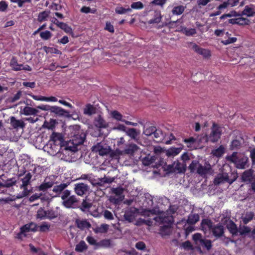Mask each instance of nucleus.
Returning <instances> with one entry per match:
<instances>
[{"instance_id":"1","label":"nucleus","mask_w":255,"mask_h":255,"mask_svg":"<svg viewBox=\"0 0 255 255\" xmlns=\"http://www.w3.org/2000/svg\"><path fill=\"white\" fill-rule=\"evenodd\" d=\"M66 131L67 132L65 134L69 139L67 148L71 151L77 150V146L84 142L86 135L80 129L79 127L76 125L69 127Z\"/></svg>"},{"instance_id":"2","label":"nucleus","mask_w":255,"mask_h":255,"mask_svg":"<svg viewBox=\"0 0 255 255\" xmlns=\"http://www.w3.org/2000/svg\"><path fill=\"white\" fill-rule=\"evenodd\" d=\"M228 161L234 163L235 167L240 169L249 167V159L245 155H238L237 152H234L231 155L226 157Z\"/></svg>"},{"instance_id":"3","label":"nucleus","mask_w":255,"mask_h":255,"mask_svg":"<svg viewBox=\"0 0 255 255\" xmlns=\"http://www.w3.org/2000/svg\"><path fill=\"white\" fill-rule=\"evenodd\" d=\"M222 134V130L220 127L215 123H213L211 128V132L210 134L207 136L208 141L213 143L217 142L220 138Z\"/></svg>"},{"instance_id":"4","label":"nucleus","mask_w":255,"mask_h":255,"mask_svg":"<svg viewBox=\"0 0 255 255\" xmlns=\"http://www.w3.org/2000/svg\"><path fill=\"white\" fill-rule=\"evenodd\" d=\"M186 170V163H181L179 160H176L173 164L167 166V170L169 172L184 173Z\"/></svg>"},{"instance_id":"5","label":"nucleus","mask_w":255,"mask_h":255,"mask_svg":"<svg viewBox=\"0 0 255 255\" xmlns=\"http://www.w3.org/2000/svg\"><path fill=\"white\" fill-rule=\"evenodd\" d=\"M236 179H230L229 175L227 173H223L219 174L217 177L214 179V184L215 185H219L221 183H224L225 182L229 183L230 184L233 183Z\"/></svg>"},{"instance_id":"6","label":"nucleus","mask_w":255,"mask_h":255,"mask_svg":"<svg viewBox=\"0 0 255 255\" xmlns=\"http://www.w3.org/2000/svg\"><path fill=\"white\" fill-rule=\"evenodd\" d=\"M212 235L217 239L224 236L225 229L223 225L220 224L215 225L210 231Z\"/></svg>"},{"instance_id":"7","label":"nucleus","mask_w":255,"mask_h":255,"mask_svg":"<svg viewBox=\"0 0 255 255\" xmlns=\"http://www.w3.org/2000/svg\"><path fill=\"white\" fill-rule=\"evenodd\" d=\"M176 31L187 36H193L197 33V30L195 28H188L184 25L177 26Z\"/></svg>"},{"instance_id":"8","label":"nucleus","mask_w":255,"mask_h":255,"mask_svg":"<svg viewBox=\"0 0 255 255\" xmlns=\"http://www.w3.org/2000/svg\"><path fill=\"white\" fill-rule=\"evenodd\" d=\"M74 191L79 196H83L88 191L89 186L83 183H79L75 184Z\"/></svg>"},{"instance_id":"9","label":"nucleus","mask_w":255,"mask_h":255,"mask_svg":"<svg viewBox=\"0 0 255 255\" xmlns=\"http://www.w3.org/2000/svg\"><path fill=\"white\" fill-rule=\"evenodd\" d=\"M51 21L56 24L58 27L63 30L67 33H72V29L67 24L63 22H60L56 18L53 17Z\"/></svg>"},{"instance_id":"10","label":"nucleus","mask_w":255,"mask_h":255,"mask_svg":"<svg viewBox=\"0 0 255 255\" xmlns=\"http://www.w3.org/2000/svg\"><path fill=\"white\" fill-rule=\"evenodd\" d=\"M193 49L196 52L202 55L205 58H209L211 55L210 50L201 48L196 44L193 46Z\"/></svg>"},{"instance_id":"11","label":"nucleus","mask_w":255,"mask_h":255,"mask_svg":"<svg viewBox=\"0 0 255 255\" xmlns=\"http://www.w3.org/2000/svg\"><path fill=\"white\" fill-rule=\"evenodd\" d=\"M78 202L75 195H72L62 202V205L67 208H73V206Z\"/></svg>"},{"instance_id":"12","label":"nucleus","mask_w":255,"mask_h":255,"mask_svg":"<svg viewBox=\"0 0 255 255\" xmlns=\"http://www.w3.org/2000/svg\"><path fill=\"white\" fill-rule=\"evenodd\" d=\"M51 113H53L59 116L70 117L69 113L67 111L58 106H53Z\"/></svg>"},{"instance_id":"13","label":"nucleus","mask_w":255,"mask_h":255,"mask_svg":"<svg viewBox=\"0 0 255 255\" xmlns=\"http://www.w3.org/2000/svg\"><path fill=\"white\" fill-rule=\"evenodd\" d=\"M138 149V146L135 144H129L127 145L126 147L122 152L124 154L133 155Z\"/></svg>"},{"instance_id":"14","label":"nucleus","mask_w":255,"mask_h":255,"mask_svg":"<svg viewBox=\"0 0 255 255\" xmlns=\"http://www.w3.org/2000/svg\"><path fill=\"white\" fill-rule=\"evenodd\" d=\"M68 186L66 183H61L59 185L54 186L52 191L55 193L54 197H60L64 190Z\"/></svg>"},{"instance_id":"15","label":"nucleus","mask_w":255,"mask_h":255,"mask_svg":"<svg viewBox=\"0 0 255 255\" xmlns=\"http://www.w3.org/2000/svg\"><path fill=\"white\" fill-rule=\"evenodd\" d=\"M38 111L33 108H31L28 106H25L22 110H21V113L25 116L29 115H36L38 113Z\"/></svg>"},{"instance_id":"16","label":"nucleus","mask_w":255,"mask_h":255,"mask_svg":"<svg viewBox=\"0 0 255 255\" xmlns=\"http://www.w3.org/2000/svg\"><path fill=\"white\" fill-rule=\"evenodd\" d=\"M10 124L15 129L19 128H23L25 127V124L23 121L16 120L14 117L10 118Z\"/></svg>"},{"instance_id":"17","label":"nucleus","mask_w":255,"mask_h":255,"mask_svg":"<svg viewBox=\"0 0 255 255\" xmlns=\"http://www.w3.org/2000/svg\"><path fill=\"white\" fill-rule=\"evenodd\" d=\"M95 125L99 128H106L108 127V124L101 115L95 119Z\"/></svg>"},{"instance_id":"18","label":"nucleus","mask_w":255,"mask_h":255,"mask_svg":"<svg viewBox=\"0 0 255 255\" xmlns=\"http://www.w3.org/2000/svg\"><path fill=\"white\" fill-rule=\"evenodd\" d=\"M227 228L233 236L238 235V229L236 224L233 221H230L227 225Z\"/></svg>"},{"instance_id":"19","label":"nucleus","mask_w":255,"mask_h":255,"mask_svg":"<svg viewBox=\"0 0 255 255\" xmlns=\"http://www.w3.org/2000/svg\"><path fill=\"white\" fill-rule=\"evenodd\" d=\"M182 149V147H171L166 151V154L168 157L175 156L178 155Z\"/></svg>"},{"instance_id":"20","label":"nucleus","mask_w":255,"mask_h":255,"mask_svg":"<svg viewBox=\"0 0 255 255\" xmlns=\"http://www.w3.org/2000/svg\"><path fill=\"white\" fill-rule=\"evenodd\" d=\"M51 140L53 141L56 144L61 143L63 141V136L61 133L53 132L50 136Z\"/></svg>"},{"instance_id":"21","label":"nucleus","mask_w":255,"mask_h":255,"mask_svg":"<svg viewBox=\"0 0 255 255\" xmlns=\"http://www.w3.org/2000/svg\"><path fill=\"white\" fill-rule=\"evenodd\" d=\"M10 66L12 70L15 71H20L22 70V64H19L17 63V59L15 57H13L10 62Z\"/></svg>"},{"instance_id":"22","label":"nucleus","mask_w":255,"mask_h":255,"mask_svg":"<svg viewBox=\"0 0 255 255\" xmlns=\"http://www.w3.org/2000/svg\"><path fill=\"white\" fill-rule=\"evenodd\" d=\"M76 224L78 228L81 230L84 229H88L91 227V224L87 220H78L76 221Z\"/></svg>"},{"instance_id":"23","label":"nucleus","mask_w":255,"mask_h":255,"mask_svg":"<svg viewBox=\"0 0 255 255\" xmlns=\"http://www.w3.org/2000/svg\"><path fill=\"white\" fill-rule=\"evenodd\" d=\"M199 245L203 248H205L207 251H210L213 246L212 241L205 238H203L202 240H201Z\"/></svg>"},{"instance_id":"24","label":"nucleus","mask_w":255,"mask_h":255,"mask_svg":"<svg viewBox=\"0 0 255 255\" xmlns=\"http://www.w3.org/2000/svg\"><path fill=\"white\" fill-rule=\"evenodd\" d=\"M110 115L112 118L117 121L124 122L123 116L118 111L114 110L110 112Z\"/></svg>"},{"instance_id":"25","label":"nucleus","mask_w":255,"mask_h":255,"mask_svg":"<svg viewBox=\"0 0 255 255\" xmlns=\"http://www.w3.org/2000/svg\"><path fill=\"white\" fill-rule=\"evenodd\" d=\"M54 185V182H44L40 185H39L37 188L39 191H46L47 189L51 188Z\"/></svg>"},{"instance_id":"26","label":"nucleus","mask_w":255,"mask_h":255,"mask_svg":"<svg viewBox=\"0 0 255 255\" xmlns=\"http://www.w3.org/2000/svg\"><path fill=\"white\" fill-rule=\"evenodd\" d=\"M242 14L249 17L253 16L255 14V11L250 5H246L244 10L242 11Z\"/></svg>"},{"instance_id":"27","label":"nucleus","mask_w":255,"mask_h":255,"mask_svg":"<svg viewBox=\"0 0 255 255\" xmlns=\"http://www.w3.org/2000/svg\"><path fill=\"white\" fill-rule=\"evenodd\" d=\"M50 13V10H44L39 13L37 16V21L39 22H42L47 19Z\"/></svg>"},{"instance_id":"28","label":"nucleus","mask_w":255,"mask_h":255,"mask_svg":"<svg viewBox=\"0 0 255 255\" xmlns=\"http://www.w3.org/2000/svg\"><path fill=\"white\" fill-rule=\"evenodd\" d=\"M214 225H213L212 221L208 219H203L201 222V227L203 230L204 229H206V228H208L210 231H211V228L213 227Z\"/></svg>"},{"instance_id":"29","label":"nucleus","mask_w":255,"mask_h":255,"mask_svg":"<svg viewBox=\"0 0 255 255\" xmlns=\"http://www.w3.org/2000/svg\"><path fill=\"white\" fill-rule=\"evenodd\" d=\"M254 216V214L252 212L246 213L245 215L242 217L243 223L245 225L247 224L253 220Z\"/></svg>"},{"instance_id":"30","label":"nucleus","mask_w":255,"mask_h":255,"mask_svg":"<svg viewBox=\"0 0 255 255\" xmlns=\"http://www.w3.org/2000/svg\"><path fill=\"white\" fill-rule=\"evenodd\" d=\"M200 219L199 216L197 214L190 215L188 216L187 219V223L190 225H194L199 221Z\"/></svg>"},{"instance_id":"31","label":"nucleus","mask_w":255,"mask_h":255,"mask_svg":"<svg viewBox=\"0 0 255 255\" xmlns=\"http://www.w3.org/2000/svg\"><path fill=\"white\" fill-rule=\"evenodd\" d=\"M185 7V6L182 5L174 6L172 9V13L173 15H180L183 13Z\"/></svg>"},{"instance_id":"32","label":"nucleus","mask_w":255,"mask_h":255,"mask_svg":"<svg viewBox=\"0 0 255 255\" xmlns=\"http://www.w3.org/2000/svg\"><path fill=\"white\" fill-rule=\"evenodd\" d=\"M88 247L84 241H81L75 247V251L81 253L87 250Z\"/></svg>"},{"instance_id":"33","label":"nucleus","mask_w":255,"mask_h":255,"mask_svg":"<svg viewBox=\"0 0 255 255\" xmlns=\"http://www.w3.org/2000/svg\"><path fill=\"white\" fill-rule=\"evenodd\" d=\"M96 113V108L91 104H87L84 110L85 115H92Z\"/></svg>"},{"instance_id":"34","label":"nucleus","mask_w":255,"mask_h":255,"mask_svg":"<svg viewBox=\"0 0 255 255\" xmlns=\"http://www.w3.org/2000/svg\"><path fill=\"white\" fill-rule=\"evenodd\" d=\"M153 135L154 137L156 139L157 142L160 141L163 136L162 130L160 129H157L156 127H155Z\"/></svg>"},{"instance_id":"35","label":"nucleus","mask_w":255,"mask_h":255,"mask_svg":"<svg viewBox=\"0 0 255 255\" xmlns=\"http://www.w3.org/2000/svg\"><path fill=\"white\" fill-rule=\"evenodd\" d=\"M210 170V168L202 165L201 164L197 168V172L200 175L207 174Z\"/></svg>"},{"instance_id":"36","label":"nucleus","mask_w":255,"mask_h":255,"mask_svg":"<svg viewBox=\"0 0 255 255\" xmlns=\"http://www.w3.org/2000/svg\"><path fill=\"white\" fill-rule=\"evenodd\" d=\"M32 177V175L30 173H27L25 176L21 179L22 184L21 187L27 186L29 184L30 180Z\"/></svg>"},{"instance_id":"37","label":"nucleus","mask_w":255,"mask_h":255,"mask_svg":"<svg viewBox=\"0 0 255 255\" xmlns=\"http://www.w3.org/2000/svg\"><path fill=\"white\" fill-rule=\"evenodd\" d=\"M225 152V148L223 145H220L218 148L213 150L212 153L217 157H220Z\"/></svg>"},{"instance_id":"38","label":"nucleus","mask_w":255,"mask_h":255,"mask_svg":"<svg viewBox=\"0 0 255 255\" xmlns=\"http://www.w3.org/2000/svg\"><path fill=\"white\" fill-rule=\"evenodd\" d=\"M251 232V228L249 227L246 226L241 227L240 229H238V233H240V235L241 236H246Z\"/></svg>"},{"instance_id":"39","label":"nucleus","mask_w":255,"mask_h":255,"mask_svg":"<svg viewBox=\"0 0 255 255\" xmlns=\"http://www.w3.org/2000/svg\"><path fill=\"white\" fill-rule=\"evenodd\" d=\"M58 212L53 210H47L46 219L52 220L57 217Z\"/></svg>"},{"instance_id":"40","label":"nucleus","mask_w":255,"mask_h":255,"mask_svg":"<svg viewBox=\"0 0 255 255\" xmlns=\"http://www.w3.org/2000/svg\"><path fill=\"white\" fill-rule=\"evenodd\" d=\"M47 211L44 210L42 208H40L36 214L37 218L41 220L46 219Z\"/></svg>"},{"instance_id":"41","label":"nucleus","mask_w":255,"mask_h":255,"mask_svg":"<svg viewBox=\"0 0 255 255\" xmlns=\"http://www.w3.org/2000/svg\"><path fill=\"white\" fill-rule=\"evenodd\" d=\"M124 218L129 222H131L134 218V213L131 211H126L124 214Z\"/></svg>"},{"instance_id":"42","label":"nucleus","mask_w":255,"mask_h":255,"mask_svg":"<svg viewBox=\"0 0 255 255\" xmlns=\"http://www.w3.org/2000/svg\"><path fill=\"white\" fill-rule=\"evenodd\" d=\"M169 225H163L160 227L159 232L162 236H166L169 235Z\"/></svg>"},{"instance_id":"43","label":"nucleus","mask_w":255,"mask_h":255,"mask_svg":"<svg viewBox=\"0 0 255 255\" xmlns=\"http://www.w3.org/2000/svg\"><path fill=\"white\" fill-rule=\"evenodd\" d=\"M200 164L199 161L196 160H193L189 166V169L190 170V172L191 173L194 172L196 168L197 169Z\"/></svg>"},{"instance_id":"44","label":"nucleus","mask_w":255,"mask_h":255,"mask_svg":"<svg viewBox=\"0 0 255 255\" xmlns=\"http://www.w3.org/2000/svg\"><path fill=\"white\" fill-rule=\"evenodd\" d=\"M52 35L51 32L48 30L42 31L40 33V37L44 40H48L51 37Z\"/></svg>"},{"instance_id":"45","label":"nucleus","mask_w":255,"mask_h":255,"mask_svg":"<svg viewBox=\"0 0 255 255\" xmlns=\"http://www.w3.org/2000/svg\"><path fill=\"white\" fill-rule=\"evenodd\" d=\"M128 135L133 139H135L138 133L135 128H129L127 131Z\"/></svg>"},{"instance_id":"46","label":"nucleus","mask_w":255,"mask_h":255,"mask_svg":"<svg viewBox=\"0 0 255 255\" xmlns=\"http://www.w3.org/2000/svg\"><path fill=\"white\" fill-rule=\"evenodd\" d=\"M80 11L85 13H91L94 14L96 12L97 9L96 8L91 9L90 7L84 6L81 8Z\"/></svg>"},{"instance_id":"47","label":"nucleus","mask_w":255,"mask_h":255,"mask_svg":"<svg viewBox=\"0 0 255 255\" xmlns=\"http://www.w3.org/2000/svg\"><path fill=\"white\" fill-rule=\"evenodd\" d=\"M131 9L130 8H126L122 6L117 7L115 9V11L117 13L122 14L127 12L131 11Z\"/></svg>"},{"instance_id":"48","label":"nucleus","mask_w":255,"mask_h":255,"mask_svg":"<svg viewBox=\"0 0 255 255\" xmlns=\"http://www.w3.org/2000/svg\"><path fill=\"white\" fill-rule=\"evenodd\" d=\"M111 245V242L109 240L104 239L100 242H98L97 244V247H104V248H108Z\"/></svg>"},{"instance_id":"49","label":"nucleus","mask_w":255,"mask_h":255,"mask_svg":"<svg viewBox=\"0 0 255 255\" xmlns=\"http://www.w3.org/2000/svg\"><path fill=\"white\" fill-rule=\"evenodd\" d=\"M161 19V14L159 13H157L154 17L150 19L148 21V23L149 24H153V23H158L160 22Z\"/></svg>"},{"instance_id":"50","label":"nucleus","mask_w":255,"mask_h":255,"mask_svg":"<svg viewBox=\"0 0 255 255\" xmlns=\"http://www.w3.org/2000/svg\"><path fill=\"white\" fill-rule=\"evenodd\" d=\"M15 181L12 179H7L6 182L3 184L0 183V187H10L15 185Z\"/></svg>"},{"instance_id":"51","label":"nucleus","mask_w":255,"mask_h":255,"mask_svg":"<svg viewBox=\"0 0 255 255\" xmlns=\"http://www.w3.org/2000/svg\"><path fill=\"white\" fill-rule=\"evenodd\" d=\"M241 143L240 141L237 139L233 140L230 145V148L232 150L237 149L240 147Z\"/></svg>"},{"instance_id":"52","label":"nucleus","mask_w":255,"mask_h":255,"mask_svg":"<svg viewBox=\"0 0 255 255\" xmlns=\"http://www.w3.org/2000/svg\"><path fill=\"white\" fill-rule=\"evenodd\" d=\"M109 229V225L107 224H102L97 229L96 232L100 233H107Z\"/></svg>"},{"instance_id":"53","label":"nucleus","mask_w":255,"mask_h":255,"mask_svg":"<svg viewBox=\"0 0 255 255\" xmlns=\"http://www.w3.org/2000/svg\"><path fill=\"white\" fill-rule=\"evenodd\" d=\"M131 9H141L144 7L143 3L141 1L133 2L131 3Z\"/></svg>"},{"instance_id":"54","label":"nucleus","mask_w":255,"mask_h":255,"mask_svg":"<svg viewBox=\"0 0 255 255\" xmlns=\"http://www.w3.org/2000/svg\"><path fill=\"white\" fill-rule=\"evenodd\" d=\"M155 127L151 126L148 128H146L143 130V133L146 136H151L153 135Z\"/></svg>"},{"instance_id":"55","label":"nucleus","mask_w":255,"mask_h":255,"mask_svg":"<svg viewBox=\"0 0 255 255\" xmlns=\"http://www.w3.org/2000/svg\"><path fill=\"white\" fill-rule=\"evenodd\" d=\"M196 140L193 137H190L188 138H185L183 141L187 144V146L188 147H191L192 145L195 143Z\"/></svg>"},{"instance_id":"56","label":"nucleus","mask_w":255,"mask_h":255,"mask_svg":"<svg viewBox=\"0 0 255 255\" xmlns=\"http://www.w3.org/2000/svg\"><path fill=\"white\" fill-rule=\"evenodd\" d=\"M250 20L246 18L240 17L238 18L237 24L239 25H249L250 23Z\"/></svg>"},{"instance_id":"57","label":"nucleus","mask_w":255,"mask_h":255,"mask_svg":"<svg viewBox=\"0 0 255 255\" xmlns=\"http://www.w3.org/2000/svg\"><path fill=\"white\" fill-rule=\"evenodd\" d=\"M71 191L69 190L66 189L64 190L62 192V194L60 195V197L61 198L63 201L65 200L66 199L69 198V197L71 196Z\"/></svg>"},{"instance_id":"58","label":"nucleus","mask_w":255,"mask_h":255,"mask_svg":"<svg viewBox=\"0 0 255 255\" xmlns=\"http://www.w3.org/2000/svg\"><path fill=\"white\" fill-rule=\"evenodd\" d=\"M155 215L156 211L155 209H145L142 211V215L144 216H149L150 215Z\"/></svg>"},{"instance_id":"59","label":"nucleus","mask_w":255,"mask_h":255,"mask_svg":"<svg viewBox=\"0 0 255 255\" xmlns=\"http://www.w3.org/2000/svg\"><path fill=\"white\" fill-rule=\"evenodd\" d=\"M202 235L200 233H196L193 235V239L196 244H199L201 240H202Z\"/></svg>"},{"instance_id":"60","label":"nucleus","mask_w":255,"mask_h":255,"mask_svg":"<svg viewBox=\"0 0 255 255\" xmlns=\"http://www.w3.org/2000/svg\"><path fill=\"white\" fill-rule=\"evenodd\" d=\"M237 40V38L236 37H229L227 39L222 40V43L224 45H228L230 44L234 43L236 42Z\"/></svg>"},{"instance_id":"61","label":"nucleus","mask_w":255,"mask_h":255,"mask_svg":"<svg viewBox=\"0 0 255 255\" xmlns=\"http://www.w3.org/2000/svg\"><path fill=\"white\" fill-rule=\"evenodd\" d=\"M53 106H50L48 105H41L36 107L38 109L45 111H50L51 113V110Z\"/></svg>"},{"instance_id":"62","label":"nucleus","mask_w":255,"mask_h":255,"mask_svg":"<svg viewBox=\"0 0 255 255\" xmlns=\"http://www.w3.org/2000/svg\"><path fill=\"white\" fill-rule=\"evenodd\" d=\"M38 227L39 228V231L41 232H45L49 230L50 225L46 222H44Z\"/></svg>"},{"instance_id":"63","label":"nucleus","mask_w":255,"mask_h":255,"mask_svg":"<svg viewBox=\"0 0 255 255\" xmlns=\"http://www.w3.org/2000/svg\"><path fill=\"white\" fill-rule=\"evenodd\" d=\"M91 206L92 205L91 203L88 202L86 200H84L82 203L81 209L82 211H84L86 209H90Z\"/></svg>"},{"instance_id":"64","label":"nucleus","mask_w":255,"mask_h":255,"mask_svg":"<svg viewBox=\"0 0 255 255\" xmlns=\"http://www.w3.org/2000/svg\"><path fill=\"white\" fill-rule=\"evenodd\" d=\"M250 158L252 162V167L255 166V147L251 149L250 150Z\"/></svg>"}]
</instances>
